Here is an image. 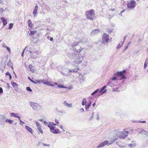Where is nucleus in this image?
Returning a JSON list of instances; mask_svg holds the SVG:
<instances>
[{
    "label": "nucleus",
    "mask_w": 148,
    "mask_h": 148,
    "mask_svg": "<svg viewBox=\"0 0 148 148\" xmlns=\"http://www.w3.org/2000/svg\"><path fill=\"white\" fill-rule=\"evenodd\" d=\"M84 40L85 39L84 38H83L81 40L79 41L77 40L75 42L71 43V47L75 51L79 53L83 49V48L81 47L78 44L81 43H84L85 41Z\"/></svg>",
    "instance_id": "obj_1"
},
{
    "label": "nucleus",
    "mask_w": 148,
    "mask_h": 148,
    "mask_svg": "<svg viewBox=\"0 0 148 148\" xmlns=\"http://www.w3.org/2000/svg\"><path fill=\"white\" fill-rule=\"evenodd\" d=\"M115 140V139H112L110 141H108L107 140H106L104 142L101 143L97 147L99 148L102 147L106 145H107L108 146L112 144Z\"/></svg>",
    "instance_id": "obj_2"
},
{
    "label": "nucleus",
    "mask_w": 148,
    "mask_h": 148,
    "mask_svg": "<svg viewBox=\"0 0 148 148\" xmlns=\"http://www.w3.org/2000/svg\"><path fill=\"white\" fill-rule=\"evenodd\" d=\"M126 73V70H125L122 71H118L115 74V76H120L121 77L120 80L125 79L126 78L125 74Z\"/></svg>",
    "instance_id": "obj_3"
},
{
    "label": "nucleus",
    "mask_w": 148,
    "mask_h": 148,
    "mask_svg": "<svg viewBox=\"0 0 148 148\" xmlns=\"http://www.w3.org/2000/svg\"><path fill=\"white\" fill-rule=\"evenodd\" d=\"M136 5V2L132 0L128 2L127 4V8H128L132 9L135 8Z\"/></svg>",
    "instance_id": "obj_4"
},
{
    "label": "nucleus",
    "mask_w": 148,
    "mask_h": 148,
    "mask_svg": "<svg viewBox=\"0 0 148 148\" xmlns=\"http://www.w3.org/2000/svg\"><path fill=\"white\" fill-rule=\"evenodd\" d=\"M47 126L50 128V131L53 134H58L60 132L58 129H55V126H51L50 125H48Z\"/></svg>",
    "instance_id": "obj_5"
},
{
    "label": "nucleus",
    "mask_w": 148,
    "mask_h": 148,
    "mask_svg": "<svg viewBox=\"0 0 148 148\" xmlns=\"http://www.w3.org/2000/svg\"><path fill=\"white\" fill-rule=\"evenodd\" d=\"M106 87L107 86H105L101 88L98 94L96 95L97 97H98L102 95L103 93H105L107 91L106 89L104 90Z\"/></svg>",
    "instance_id": "obj_6"
},
{
    "label": "nucleus",
    "mask_w": 148,
    "mask_h": 148,
    "mask_svg": "<svg viewBox=\"0 0 148 148\" xmlns=\"http://www.w3.org/2000/svg\"><path fill=\"white\" fill-rule=\"evenodd\" d=\"M29 104L30 106L34 110H36L40 106V105L38 104V103L35 102H30L29 103Z\"/></svg>",
    "instance_id": "obj_7"
},
{
    "label": "nucleus",
    "mask_w": 148,
    "mask_h": 148,
    "mask_svg": "<svg viewBox=\"0 0 148 148\" xmlns=\"http://www.w3.org/2000/svg\"><path fill=\"white\" fill-rule=\"evenodd\" d=\"M83 59V56H82L80 54L78 55L77 58L75 60V62L77 64L81 63Z\"/></svg>",
    "instance_id": "obj_8"
},
{
    "label": "nucleus",
    "mask_w": 148,
    "mask_h": 148,
    "mask_svg": "<svg viewBox=\"0 0 148 148\" xmlns=\"http://www.w3.org/2000/svg\"><path fill=\"white\" fill-rule=\"evenodd\" d=\"M86 14L87 18L92 20V10H91L86 12Z\"/></svg>",
    "instance_id": "obj_9"
},
{
    "label": "nucleus",
    "mask_w": 148,
    "mask_h": 148,
    "mask_svg": "<svg viewBox=\"0 0 148 148\" xmlns=\"http://www.w3.org/2000/svg\"><path fill=\"white\" fill-rule=\"evenodd\" d=\"M123 131L124 132H121V135L119 136L120 138L122 139H124L127 137L128 136L127 134L129 132L128 131H126L125 130H124Z\"/></svg>",
    "instance_id": "obj_10"
},
{
    "label": "nucleus",
    "mask_w": 148,
    "mask_h": 148,
    "mask_svg": "<svg viewBox=\"0 0 148 148\" xmlns=\"http://www.w3.org/2000/svg\"><path fill=\"white\" fill-rule=\"evenodd\" d=\"M79 69V68H77L71 70L68 69L69 73L66 75V76L71 75V73H77Z\"/></svg>",
    "instance_id": "obj_11"
},
{
    "label": "nucleus",
    "mask_w": 148,
    "mask_h": 148,
    "mask_svg": "<svg viewBox=\"0 0 148 148\" xmlns=\"http://www.w3.org/2000/svg\"><path fill=\"white\" fill-rule=\"evenodd\" d=\"M102 42L103 43H108L111 40V38L109 39V38H102Z\"/></svg>",
    "instance_id": "obj_12"
},
{
    "label": "nucleus",
    "mask_w": 148,
    "mask_h": 148,
    "mask_svg": "<svg viewBox=\"0 0 148 148\" xmlns=\"http://www.w3.org/2000/svg\"><path fill=\"white\" fill-rule=\"evenodd\" d=\"M7 116L5 115H0V121L2 123L4 122L5 120L6 119Z\"/></svg>",
    "instance_id": "obj_13"
},
{
    "label": "nucleus",
    "mask_w": 148,
    "mask_h": 148,
    "mask_svg": "<svg viewBox=\"0 0 148 148\" xmlns=\"http://www.w3.org/2000/svg\"><path fill=\"white\" fill-rule=\"evenodd\" d=\"M25 127L26 130L29 132L31 134H32L33 133L32 129L30 128V127L27 125H25Z\"/></svg>",
    "instance_id": "obj_14"
},
{
    "label": "nucleus",
    "mask_w": 148,
    "mask_h": 148,
    "mask_svg": "<svg viewBox=\"0 0 148 148\" xmlns=\"http://www.w3.org/2000/svg\"><path fill=\"white\" fill-rule=\"evenodd\" d=\"M31 40L32 43L33 44H36L38 41V39L37 38H32Z\"/></svg>",
    "instance_id": "obj_15"
},
{
    "label": "nucleus",
    "mask_w": 148,
    "mask_h": 148,
    "mask_svg": "<svg viewBox=\"0 0 148 148\" xmlns=\"http://www.w3.org/2000/svg\"><path fill=\"white\" fill-rule=\"evenodd\" d=\"M125 39H124L123 40V41H121V42L119 43V45H118V46L116 47V49H119L123 45L124 42H125Z\"/></svg>",
    "instance_id": "obj_16"
},
{
    "label": "nucleus",
    "mask_w": 148,
    "mask_h": 148,
    "mask_svg": "<svg viewBox=\"0 0 148 148\" xmlns=\"http://www.w3.org/2000/svg\"><path fill=\"white\" fill-rule=\"evenodd\" d=\"M11 84L12 86L14 88H18V85L16 83L14 82H11Z\"/></svg>",
    "instance_id": "obj_17"
},
{
    "label": "nucleus",
    "mask_w": 148,
    "mask_h": 148,
    "mask_svg": "<svg viewBox=\"0 0 148 148\" xmlns=\"http://www.w3.org/2000/svg\"><path fill=\"white\" fill-rule=\"evenodd\" d=\"M1 20L3 23V25H5L7 23V20L3 17H1Z\"/></svg>",
    "instance_id": "obj_18"
},
{
    "label": "nucleus",
    "mask_w": 148,
    "mask_h": 148,
    "mask_svg": "<svg viewBox=\"0 0 148 148\" xmlns=\"http://www.w3.org/2000/svg\"><path fill=\"white\" fill-rule=\"evenodd\" d=\"M63 104L65 106L68 107H73L71 104H69V103H66V101H65L63 102Z\"/></svg>",
    "instance_id": "obj_19"
},
{
    "label": "nucleus",
    "mask_w": 148,
    "mask_h": 148,
    "mask_svg": "<svg viewBox=\"0 0 148 148\" xmlns=\"http://www.w3.org/2000/svg\"><path fill=\"white\" fill-rule=\"evenodd\" d=\"M36 82H38L39 83L42 82L44 84H45L46 85H48V82H47V81L45 80H42L41 79H40L39 80H38L37 81H36Z\"/></svg>",
    "instance_id": "obj_20"
},
{
    "label": "nucleus",
    "mask_w": 148,
    "mask_h": 148,
    "mask_svg": "<svg viewBox=\"0 0 148 148\" xmlns=\"http://www.w3.org/2000/svg\"><path fill=\"white\" fill-rule=\"evenodd\" d=\"M79 78L80 80V83L84 81V77L81 74L79 75Z\"/></svg>",
    "instance_id": "obj_21"
},
{
    "label": "nucleus",
    "mask_w": 148,
    "mask_h": 148,
    "mask_svg": "<svg viewBox=\"0 0 148 148\" xmlns=\"http://www.w3.org/2000/svg\"><path fill=\"white\" fill-rule=\"evenodd\" d=\"M38 9V6L37 5H36L35 7L34 11L33 12V14L35 15L37 13Z\"/></svg>",
    "instance_id": "obj_22"
},
{
    "label": "nucleus",
    "mask_w": 148,
    "mask_h": 148,
    "mask_svg": "<svg viewBox=\"0 0 148 148\" xmlns=\"http://www.w3.org/2000/svg\"><path fill=\"white\" fill-rule=\"evenodd\" d=\"M37 32L36 30H34L33 31H31L29 33V35L30 36H32L34 35L35 34H36Z\"/></svg>",
    "instance_id": "obj_23"
},
{
    "label": "nucleus",
    "mask_w": 148,
    "mask_h": 148,
    "mask_svg": "<svg viewBox=\"0 0 148 148\" xmlns=\"http://www.w3.org/2000/svg\"><path fill=\"white\" fill-rule=\"evenodd\" d=\"M28 25L29 26L32 28L33 26V24L32 23V22L31 21V20L29 19L28 20Z\"/></svg>",
    "instance_id": "obj_24"
},
{
    "label": "nucleus",
    "mask_w": 148,
    "mask_h": 148,
    "mask_svg": "<svg viewBox=\"0 0 148 148\" xmlns=\"http://www.w3.org/2000/svg\"><path fill=\"white\" fill-rule=\"evenodd\" d=\"M7 64L8 66L11 67L13 69L12 63L10 61V60L7 63Z\"/></svg>",
    "instance_id": "obj_25"
},
{
    "label": "nucleus",
    "mask_w": 148,
    "mask_h": 148,
    "mask_svg": "<svg viewBox=\"0 0 148 148\" xmlns=\"http://www.w3.org/2000/svg\"><path fill=\"white\" fill-rule=\"evenodd\" d=\"M86 100L85 98H84L83 99V100L82 102V105L84 106L86 105Z\"/></svg>",
    "instance_id": "obj_26"
},
{
    "label": "nucleus",
    "mask_w": 148,
    "mask_h": 148,
    "mask_svg": "<svg viewBox=\"0 0 148 148\" xmlns=\"http://www.w3.org/2000/svg\"><path fill=\"white\" fill-rule=\"evenodd\" d=\"M5 121V122L8 123L10 124L12 123L13 122V121L9 119H6Z\"/></svg>",
    "instance_id": "obj_27"
},
{
    "label": "nucleus",
    "mask_w": 148,
    "mask_h": 148,
    "mask_svg": "<svg viewBox=\"0 0 148 148\" xmlns=\"http://www.w3.org/2000/svg\"><path fill=\"white\" fill-rule=\"evenodd\" d=\"M32 65L30 64L29 65V69L30 71L34 73V69H32Z\"/></svg>",
    "instance_id": "obj_28"
},
{
    "label": "nucleus",
    "mask_w": 148,
    "mask_h": 148,
    "mask_svg": "<svg viewBox=\"0 0 148 148\" xmlns=\"http://www.w3.org/2000/svg\"><path fill=\"white\" fill-rule=\"evenodd\" d=\"M148 63V61L147 60V59L145 62L144 66V69H145V68L147 67V65Z\"/></svg>",
    "instance_id": "obj_29"
},
{
    "label": "nucleus",
    "mask_w": 148,
    "mask_h": 148,
    "mask_svg": "<svg viewBox=\"0 0 148 148\" xmlns=\"http://www.w3.org/2000/svg\"><path fill=\"white\" fill-rule=\"evenodd\" d=\"M29 53L30 54H31V57L32 58H33V59H36V56H34L32 54V51H29Z\"/></svg>",
    "instance_id": "obj_30"
},
{
    "label": "nucleus",
    "mask_w": 148,
    "mask_h": 148,
    "mask_svg": "<svg viewBox=\"0 0 148 148\" xmlns=\"http://www.w3.org/2000/svg\"><path fill=\"white\" fill-rule=\"evenodd\" d=\"M128 145L129 147H134L136 146V143H131V144H128Z\"/></svg>",
    "instance_id": "obj_31"
},
{
    "label": "nucleus",
    "mask_w": 148,
    "mask_h": 148,
    "mask_svg": "<svg viewBox=\"0 0 148 148\" xmlns=\"http://www.w3.org/2000/svg\"><path fill=\"white\" fill-rule=\"evenodd\" d=\"M90 103H88V104H87L86 105H86V110H88L89 108L90 107Z\"/></svg>",
    "instance_id": "obj_32"
},
{
    "label": "nucleus",
    "mask_w": 148,
    "mask_h": 148,
    "mask_svg": "<svg viewBox=\"0 0 148 148\" xmlns=\"http://www.w3.org/2000/svg\"><path fill=\"white\" fill-rule=\"evenodd\" d=\"M17 115L14 113H12L10 114V116H13L14 117L16 118L17 116Z\"/></svg>",
    "instance_id": "obj_33"
},
{
    "label": "nucleus",
    "mask_w": 148,
    "mask_h": 148,
    "mask_svg": "<svg viewBox=\"0 0 148 148\" xmlns=\"http://www.w3.org/2000/svg\"><path fill=\"white\" fill-rule=\"evenodd\" d=\"M112 82H111V80H109L107 84V85L108 86H110L111 87H112Z\"/></svg>",
    "instance_id": "obj_34"
},
{
    "label": "nucleus",
    "mask_w": 148,
    "mask_h": 148,
    "mask_svg": "<svg viewBox=\"0 0 148 148\" xmlns=\"http://www.w3.org/2000/svg\"><path fill=\"white\" fill-rule=\"evenodd\" d=\"M28 79H29L31 82L33 83H34L35 84H36L37 83L35 82L34 81L32 80L31 78L29 77H28Z\"/></svg>",
    "instance_id": "obj_35"
},
{
    "label": "nucleus",
    "mask_w": 148,
    "mask_h": 148,
    "mask_svg": "<svg viewBox=\"0 0 148 148\" xmlns=\"http://www.w3.org/2000/svg\"><path fill=\"white\" fill-rule=\"evenodd\" d=\"M26 89L27 91L30 92H31L32 91V90L29 87H26Z\"/></svg>",
    "instance_id": "obj_36"
},
{
    "label": "nucleus",
    "mask_w": 148,
    "mask_h": 148,
    "mask_svg": "<svg viewBox=\"0 0 148 148\" xmlns=\"http://www.w3.org/2000/svg\"><path fill=\"white\" fill-rule=\"evenodd\" d=\"M34 52L36 53V54H39L41 53V51L39 50H36L34 51Z\"/></svg>",
    "instance_id": "obj_37"
},
{
    "label": "nucleus",
    "mask_w": 148,
    "mask_h": 148,
    "mask_svg": "<svg viewBox=\"0 0 148 148\" xmlns=\"http://www.w3.org/2000/svg\"><path fill=\"white\" fill-rule=\"evenodd\" d=\"M37 128L39 132H40V133H41L42 134H43V132L42 130L41 127H38V128Z\"/></svg>",
    "instance_id": "obj_38"
},
{
    "label": "nucleus",
    "mask_w": 148,
    "mask_h": 148,
    "mask_svg": "<svg viewBox=\"0 0 148 148\" xmlns=\"http://www.w3.org/2000/svg\"><path fill=\"white\" fill-rule=\"evenodd\" d=\"M58 87L60 88H65L66 87H64V86L62 85L59 84L58 86Z\"/></svg>",
    "instance_id": "obj_39"
},
{
    "label": "nucleus",
    "mask_w": 148,
    "mask_h": 148,
    "mask_svg": "<svg viewBox=\"0 0 148 148\" xmlns=\"http://www.w3.org/2000/svg\"><path fill=\"white\" fill-rule=\"evenodd\" d=\"M13 24L12 23H10L9 24V26L8 28V29H12L13 27Z\"/></svg>",
    "instance_id": "obj_40"
},
{
    "label": "nucleus",
    "mask_w": 148,
    "mask_h": 148,
    "mask_svg": "<svg viewBox=\"0 0 148 148\" xmlns=\"http://www.w3.org/2000/svg\"><path fill=\"white\" fill-rule=\"evenodd\" d=\"M49 125H50V126L51 125L52 126H53V125H57V124H56L54 123L53 122H49Z\"/></svg>",
    "instance_id": "obj_41"
},
{
    "label": "nucleus",
    "mask_w": 148,
    "mask_h": 148,
    "mask_svg": "<svg viewBox=\"0 0 148 148\" xmlns=\"http://www.w3.org/2000/svg\"><path fill=\"white\" fill-rule=\"evenodd\" d=\"M36 125L37 127V128H38V127H41L40 124L38 122H36Z\"/></svg>",
    "instance_id": "obj_42"
},
{
    "label": "nucleus",
    "mask_w": 148,
    "mask_h": 148,
    "mask_svg": "<svg viewBox=\"0 0 148 148\" xmlns=\"http://www.w3.org/2000/svg\"><path fill=\"white\" fill-rule=\"evenodd\" d=\"M112 29H110L109 28H107L106 29V31L110 33L112 32Z\"/></svg>",
    "instance_id": "obj_43"
},
{
    "label": "nucleus",
    "mask_w": 148,
    "mask_h": 148,
    "mask_svg": "<svg viewBox=\"0 0 148 148\" xmlns=\"http://www.w3.org/2000/svg\"><path fill=\"white\" fill-rule=\"evenodd\" d=\"M99 32V30L98 29H95L94 31H93V33H97Z\"/></svg>",
    "instance_id": "obj_44"
},
{
    "label": "nucleus",
    "mask_w": 148,
    "mask_h": 148,
    "mask_svg": "<svg viewBox=\"0 0 148 148\" xmlns=\"http://www.w3.org/2000/svg\"><path fill=\"white\" fill-rule=\"evenodd\" d=\"M99 89H97V90H95V91L93 92V95L96 94L97 92H99Z\"/></svg>",
    "instance_id": "obj_45"
},
{
    "label": "nucleus",
    "mask_w": 148,
    "mask_h": 148,
    "mask_svg": "<svg viewBox=\"0 0 148 148\" xmlns=\"http://www.w3.org/2000/svg\"><path fill=\"white\" fill-rule=\"evenodd\" d=\"M109 36V35H108V34H105V33H104V34H103V37H108Z\"/></svg>",
    "instance_id": "obj_46"
},
{
    "label": "nucleus",
    "mask_w": 148,
    "mask_h": 148,
    "mask_svg": "<svg viewBox=\"0 0 148 148\" xmlns=\"http://www.w3.org/2000/svg\"><path fill=\"white\" fill-rule=\"evenodd\" d=\"M58 112L60 113H61L62 114H65V112L63 110H60L58 111Z\"/></svg>",
    "instance_id": "obj_47"
},
{
    "label": "nucleus",
    "mask_w": 148,
    "mask_h": 148,
    "mask_svg": "<svg viewBox=\"0 0 148 148\" xmlns=\"http://www.w3.org/2000/svg\"><path fill=\"white\" fill-rule=\"evenodd\" d=\"M27 47V46H26L25 49L23 50V51L21 53V56L23 57L24 56V53L25 51V49Z\"/></svg>",
    "instance_id": "obj_48"
},
{
    "label": "nucleus",
    "mask_w": 148,
    "mask_h": 148,
    "mask_svg": "<svg viewBox=\"0 0 148 148\" xmlns=\"http://www.w3.org/2000/svg\"><path fill=\"white\" fill-rule=\"evenodd\" d=\"M95 118L97 120H99V114H97L95 117Z\"/></svg>",
    "instance_id": "obj_49"
},
{
    "label": "nucleus",
    "mask_w": 148,
    "mask_h": 148,
    "mask_svg": "<svg viewBox=\"0 0 148 148\" xmlns=\"http://www.w3.org/2000/svg\"><path fill=\"white\" fill-rule=\"evenodd\" d=\"M3 93V89L1 87L0 88V94H2Z\"/></svg>",
    "instance_id": "obj_50"
},
{
    "label": "nucleus",
    "mask_w": 148,
    "mask_h": 148,
    "mask_svg": "<svg viewBox=\"0 0 148 148\" xmlns=\"http://www.w3.org/2000/svg\"><path fill=\"white\" fill-rule=\"evenodd\" d=\"M6 49L10 53V48L8 47H6Z\"/></svg>",
    "instance_id": "obj_51"
},
{
    "label": "nucleus",
    "mask_w": 148,
    "mask_h": 148,
    "mask_svg": "<svg viewBox=\"0 0 148 148\" xmlns=\"http://www.w3.org/2000/svg\"><path fill=\"white\" fill-rule=\"evenodd\" d=\"M42 145L45 146H49L50 145L49 144H47L45 143H42Z\"/></svg>",
    "instance_id": "obj_52"
},
{
    "label": "nucleus",
    "mask_w": 148,
    "mask_h": 148,
    "mask_svg": "<svg viewBox=\"0 0 148 148\" xmlns=\"http://www.w3.org/2000/svg\"><path fill=\"white\" fill-rule=\"evenodd\" d=\"M19 121L21 125H22L23 124H25V123L23 121H22L21 120H20V121Z\"/></svg>",
    "instance_id": "obj_53"
},
{
    "label": "nucleus",
    "mask_w": 148,
    "mask_h": 148,
    "mask_svg": "<svg viewBox=\"0 0 148 148\" xmlns=\"http://www.w3.org/2000/svg\"><path fill=\"white\" fill-rule=\"evenodd\" d=\"M5 75H8L9 76H10L11 75L10 74V73L8 72H7L6 73H5Z\"/></svg>",
    "instance_id": "obj_54"
},
{
    "label": "nucleus",
    "mask_w": 148,
    "mask_h": 148,
    "mask_svg": "<svg viewBox=\"0 0 148 148\" xmlns=\"http://www.w3.org/2000/svg\"><path fill=\"white\" fill-rule=\"evenodd\" d=\"M116 76H114L112 79V80H116Z\"/></svg>",
    "instance_id": "obj_55"
},
{
    "label": "nucleus",
    "mask_w": 148,
    "mask_h": 148,
    "mask_svg": "<svg viewBox=\"0 0 148 148\" xmlns=\"http://www.w3.org/2000/svg\"><path fill=\"white\" fill-rule=\"evenodd\" d=\"M47 38L48 40H49L51 41H52L53 40V38Z\"/></svg>",
    "instance_id": "obj_56"
},
{
    "label": "nucleus",
    "mask_w": 148,
    "mask_h": 148,
    "mask_svg": "<svg viewBox=\"0 0 148 148\" xmlns=\"http://www.w3.org/2000/svg\"><path fill=\"white\" fill-rule=\"evenodd\" d=\"M128 46H127L125 47V49L123 50V51H125V50H126L128 48Z\"/></svg>",
    "instance_id": "obj_57"
},
{
    "label": "nucleus",
    "mask_w": 148,
    "mask_h": 148,
    "mask_svg": "<svg viewBox=\"0 0 148 148\" xmlns=\"http://www.w3.org/2000/svg\"><path fill=\"white\" fill-rule=\"evenodd\" d=\"M55 122L56 123H59V121H58V120L57 119H56L55 120Z\"/></svg>",
    "instance_id": "obj_58"
},
{
    "label": "nucleus",
    "mask_w": 148,
    "mask_h": 148,
    "mask_svg": "<svg viewBox=\"0 0 148 148\" xmlns=\"http://www.w3.org/2000/svg\"><path fill=\"white\" fill-rule=\"evenodd\" d=\"M43 122L46 125H47H47H47V124H48V123H47L46 121H44Z\"/></svg>",
    "instance_id": "obj_59"
},
{
    "label": "nucleus",
    "mask_w": 148,
    "mask_h": 148,
    "mask_svg": "<svg viewBox=\"0 0 148 148\" xmlns=\"http://www.w3.org/2000/svg\"><path fill=\"white\" fill-rule=\"evenodd\" d=\"M43 122L46 125H47H47H47V124H48V123H47L46 121H44Z\"/></svg>",
    "instance_id": "obj_60"
},
{
    "label": "nucleus",
    "mask_w": 148,
    "mask_h": 148,
    "mask_svg": "<svg viewBox=\"0 0 148 148\" xmlns=\"http://www.w3.org/2000/svg\"><path fill=\"white\" fill-rule=\"evenodd\" d=\"M80 111L81 112H83L84 111V109L82 108H81L80 109Z\"/></svg>",
    "instance_id": "obj_61"
},
{
    "label": "nucleus",
    "mask_w": 148,
    "mask_h": 148,
    "mask_svg": "<svg viewBox=\"0 0 148 148\" xmlns=\"http://www.w3.org/2000/svg\"><path fill=\"white\" fill-rule=\"evenodd\" d=\"M16 118H18V119H19V121H20V120H21V119H20V116H18V115L17 116Z\"/></svg>",
    "instance_id": "obj_62"
},
{
    "label": "nucleus",
    "mask_w": 148,
    "mask_h": 148,
    "mask_svg": "<svg viewBox=\"0 0 148 148\" xmlns=\"http://www.w3.org/2000/svg\"><path fill=\"white\" fill-rule=\"evenodd\" d=\"M60 128H61L62 130L63 129V126L62 125H60Z\"/></svg>",
    "instance_id": "obj_63"
},
{
    "label": "nucleus",
    "mask_w": 148,
    "mask_h": 148,
    "mask_svg": "<svg viewBox=\"0 0 148 148\" xmlns=\"http://www.w3.org/2000/svg\"><path fill=\"white\" fill-rule=\"evenodd\" d=\"M92 115L91 116V117L89 119V120L91 121L92 119Z\"/></svg>",
    "instance_id": "obj_64"
}]
</instances>
